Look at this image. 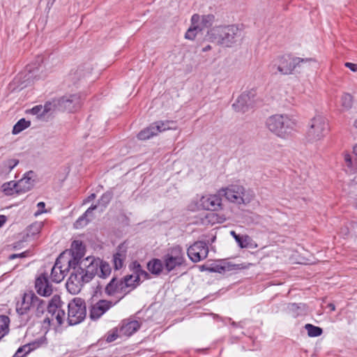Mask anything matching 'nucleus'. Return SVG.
Wrapping results in <instances>:
<instances>
[{"mask_svg": "<svg viewBox=\"0 0 357 357\" xmlns=\"http://www.w3.org/2000/svg\"><path fill=\"white\" fill-rule=\"evenodd\" d=\"M73 259L70 266H74L73 271L66 282V289L72 294L80 292L85 283L89 282L96 275L101 278H107L111 274L109 264L94 257H87L82 261Z\"/></svg>", "mask_w": 357, "mask_h": 357, "instance_id": "obj_1", "label": "nucleus"}, {"mask_svg": "<svg viewBox=\"0 0 357 357\" xmlns=\"http://www.w3.org/2000/svg\"><path fill=\"white\" fill-rule=\"evenodd\" d=\"M207 36L211 42L229 47L241 40V31L236 25H221L211 29Z\"/></svg>", "mask_w": 357, "mask_h": 357, "instance_id": "obj_2", "label": "nucleus"}, {"mask_svg": "<svg viewBox=\"0 0 357 357\" xmlns=\"http://www.w3.org/2000/svg\"><path fill=\"white\" fill-rule=\"evenodd\" d=\"M268 129L282 139L290 137L296 127V121L287 114H274L266 122Z\"/></svg>", "mask_w": 357, "mask_h": 357, "instance_id": "obj_3", "label": "nucleus"}, {"mask_svg": "<svg viewBox=\"0 0 357 357\" xmlns=\"http://www.w3.org/2000/svg\"><path fill=\"white\" fill-rule=\"evenodd\" d=\"M311 61L314 60L312 58L303 59L285 54L275 58L270 64L269 68L274 74L279 73L281 75H287L292 74L296 67H300L301 63Z\"/></svg>", "mask_w": 357, "mask_h": 357, "instance_id": "obj_4", "label": "nucleus"}, {"mask_svg": "<svg viewBox=\"0 0 357 357\" xmlns=\"http://www.w3.org/2000/svg\"><path fill=\"white\" fill-rule=\"evenodd\" d=\"M328 130L327 119L321 115H317L310 121L307 132V139L310 142L319 141L326 136Z\"/></svg>", "mask_w": 357, "mask_h": 357, "instance_id": "obj_5", "label": "nucleus"}, {"mask_svg": "<svg viewBox=\"0 0 357 357\" xmlns=\"http://www.w3.org/2000/svg\"><path fill=\"white\" fill-rule=\"evenodd\" d=\"M67 321L69 325H76L82 322L86 315L85 301L81 298H73L68 305Z\"/></svg>", "mask_w": 357, "mask_h": 357, "instance_id": "obj_6", "label": "nucleus"}, {"mask_svg": "<svg viewBox=\"0 0 357 357\" xmlns=\"http://www.w3.org/2000/svg\"><path fill=\"white\" fill-rule=\"evenodd\" d=\"M60 298L54 296L50 303L48 304L47 314L43 321L44 325L50 326L51 322L58 326H61L65 319L66 313L59 305Z\"/></svg>", "mask_w": 357, "mask_h": 357, "instance_id": "obj_7", "label": "nucleus"}, {"mask_svg": "<svg viewBox=\"0 0 357 357\" xmlns=\"http://www.w3.org/2000/svg\"><path fill=\"white\" fill-rule=\"evenodd\" d=\"M164 268L167 273L185 264L184 252L181 246L177 245L169 249L163 257Z\"/></svg>", "mask_w": 357, "mask_h": 357, "instance_id": "obj_8", "label": "nucleus"}, {"mask_svg": "<svg viewBox=\"0 0 357 357\" xmlns=\"http://www.w3.org/2000/svg\"><path fill=\"white\" fill-rule=\"evenodd\" d=\"M244 194L245 188L241 185L232 184L226 188L220 189V195H221V197H225V199L231 203L238 205L245 203L243 198Z\"/></svg>", "mask_w": 357, "mask_h": 357, "instance_id": "obj_9", "label": "nucleus"}, {"mask_svg": "<svg viewBox=\"0 0 357 357\" xmlns=\"http://www.w3.org/2000/svg\"><path fill=\"white\" fill-rule=\"evenodd\" d=\"M197 208L208 211H219L222 208L220 190L217 194L202 196L197 202Z\"/></svg>", "mask_w": 357, "mask_h": 357, "instance_id": "obj_10", "label": "nucleus"}, {"mask_svg": "<svg viewBox=\"0 0 357 357\" xmlns=\"http://www.w3.org/2000/svg\"><path fill=\"white\" fill-rule=\"evenodd\" d=\"M187 253L193 262H198L207 257L208 248L204 241H197L188 249Z\"/></svg>", "mask_w": 357, "mask_h": 357, "instance_id": "obj_11", "label": "nucleus"}, {"mask_svg": "<svg viewBox=\"0 0 357 357\" xmlns=\"http://www.w3.org/2000/svg\"><path fill=\"white\" fill-rule=\"evenodd\" d=\"M81 105L80 96L77 94L63 96L58 100L59 109L73 112L77 110Z\"/></svg>", "mask_w": 357, "mask_h": 357, "instance_id": "obj_12", "label": "nucleus"}, {"mask_svg": "<svg viewBox=\"0 0 357 357\" xmlns=\"http://www.w3.org/2000/svg\"><path fill=\"white\" fill-rule=\"evenodd\" d=\"M35 289L37 293L42 296H50L52 294V285L50 284L47 274L43 273L36 279Z\"/></svg>", "mask_w": 357, "mask_h": 357, "instance_id": "obj_13", "label": "nucleus"}, {"mask_svg": "<svg viewBox=\"0 0 357 357\" xmlns=\"http://www.w3.org/2000/svg\"><path fill=\"white\" fill-rule=\"evenodd\" d=\"M116 303L107 300H100L92 305L90 308V317L93 320L99 319L108 310H109Z\"/></svg>", "mask_w": 357, "mask_h": 357, "instance_id": "obj_14", "label": "nucleus"}, {"mask_svg": "<svg viewBox=\"0 0 357 357\" xmlns=\"http://www.w3.org/2000/svg\"><path fill=\"white\" fill-rule=\"evenodd\" d=\"M34 177V172L29 171L26 173L20 180L17 181V194L25 193L31 190L35 184Z\"/></svg>", "mask_w": 357, "mask_h": 357, "instance_id": "obj_15", "label": "nucleus"}, {"mask_svg": "<svg viewBox=\"0 0 357 357\" xmlns=\"http://www.w3.org/2000/svg\"><path fill=\"white\" fill-rule=\"evenodd\" d=\"M254 94L252 92H244L241 93L232 105V107L237 112H245L250 107H252Z\"/></svg>", "mask_w": 357, "mask_h": 357, "instance_id": "obj_16", "label": "nucleus"}, {"mask_svg": "<svg viewBox=\"0 0 357 357\" xmlns=\"http://www.w3.org/2000/svg\"><path fill=\"white\" fill-rule=\"evenodd\" d=\"M63 259V255H61L56 260V262L51 270L50 279L55 283L61 282L66 276V270L70 271L68 266L64 269L62 268L61 260Z\"/></svg>", "mask_w": 357, "mask_h": 357, "instance_id": "obj_17", "label": "nucleus"}, {"mask_svg": "<svg viewBox=\"0 0 357 357\" xmlns=\"http://www.w3.org/2000/svg\"><path fill=\"white\" fill-rule=\"evenodd\" d=\"M36 296L32 292L24 294L21 302L17 303V312L20 314H24L29 310H32Z\"/></svg>", "mask_w": 357, "mask_h": 357, "instance_id": "obj_18", "label": "nucleus"}, {"mask_svg": "<svg viewBox=\"0 0 357 357\" xmlns=\"http://www.w3.org/2000/svg\"><path fill=\"white\" fill-rule=\"evenodd\" d=\"M140 323L137 320H124L119 328L120 335L130 336L140 327Z\"/></svg>", "mask_w": 357, "mask_h": 357, "instance_id": "obj_19", "label": "nucleus"}, {"mask_svg": "<svg viewBox=\"0 0 357 357\" xmlns=\"http://www.w3.org/2000/svg\"><path fill=\"white\" fill-rule=\"evenodd\" d=\"M84 254V247L82 243L79 241H74L72 243V257L67 261V264H68V268L73 271L75 266H70V262H71L73 259H77L79 262L82 261L83 259L82 257Z\"/></svg>", "mask_w": 357, "mask_h": 357, "instance_id": "obj_20", "label": "nucleus"}, {"mask_svg": "<svg viewBox=\"0 0 357 357\" xmlns=\"http://www.w3.org/2000/svg\"><path fill=\"white\" fill-rule=\"evenodd\" d=\"M243 266L240 264H234L231 262L222 261L220 263L213 264L209 271L213 273H224L226 271L241 269Z\"/></svg>", "mask_w": 357, "mask_h": 357, "instance_id": "obj_21", "label": "nucleus"}, {"mask_svg": "<svg viewBox=\"0 0 357 357\" xmlns=\"http://www.w3.org/2000/svg\"><path fill=\"white\" fill-rule=\"evenodd\" d=\"M97 205L91 206L84 214H82L74 223L75 229H80L86 225L91 221L93 217V211L97 208Z\"/></svg>", "mask_w": 357, "mask_h": 357, "instance_id": "obj_22", "label": "nucleus"}, {"mask_svg": "<svg viewBox=\"0 0 357 357\" xmlns=\"http://www.w3.org/2000/svg\"><path fill=\"white\" fill-rule=\"evenodd\" d=\"M126 250L124 249L123 245H119L117 248L116 253L113 255V264L115 270L121 269L124 264L126 259Z\"/></svg>", "mask_w": 357, "mask_h": 357, "instance_id": "obj_23", "label": "nucleus"}, {"mask_svg": "<svg viewBox=\"0 0 357 357\" xmlns=\"http://www.w3.org/2000/svg\"><path fill=\"white\" fill-rule=\"evenodd\" d=\"M126 289L122 283V280H119L113 278L105 287V293L108 296H113L116 293L125 291Z\"/></svg>", "mask_w": 357, "mask_h": 357, "instance_id": "obj_24", "label": "nucleus"}, {"mask_svg": "<svg viewBox=\"0 0 357 357\" xmlns=\"http://www.w3.org/2000/svg\"><path fill=\"white\" fill-rule=\"evenodd\" d=\"M235 240L241 248L255 249L257 248V244L248 235H242L239 237L235 236Z\"/></svg>", "mask_w": 357, "mask_h": 357, "instance_id": "obj_25", "label": "nucleus"}, {"mask_svg": "<svg viewBox=\"0 0 357 357\" xmlns=\"http://www.w3.org/2000/svg\"><path fill=\"white\" fill-rule=\"evenodd\" d=\"M148 270L154 275H160L164 268V261L159 259H153L147 264Z\"/></svg>", "mask_w": 357, "mask_h": 357, "instance_id": "obj_26", "label": "nucleus"}, {"mask_svg": "<svg viewBox=\"0 0 357 357\" xmlns=\"http://www.w3.org/2000/svg\"><path fill=\"white\" fill-rule=\"evenodd\" d=\"M48 305L45 301L39 298L37 296H36L35 301H33V305L32 307V310L35 312L37 317H40L44 312L47 310Z\"/></svg>", "mask_w": 357, "mask_h": 357, "instance_id": "obj_27", "label": "nucleus"}, {"mask_svg": "<svg viewBox=\"0 0 357 357\" xmlns=\"http://www.w3.org/2000/svg\"><path fill=\"white\" fill-rule=\"evenodd\" d=\"M157 134L170 129H176V123L173 121H160L153 123Z\"/></svg>", "mask_w": 357, "mask_h": 357, "instance_id": "obj_28", "label": "nucleus"}, {"mask_svg": "<svg viewBox=\"0 0 357 357\" xmlns=\"http://www.w3.org/2000/svg\"><path fill=\"white\" fill-rule=\"evenodd\" d=\"M157 135L154 124L152 123L149 127L140 131L137 135V138L140 140H146Z\"/></svg>", "mask_w": 357, "mask_h": 357, "instance_id": "obj_29", "label": "nucleus"}, {"mask_svg": "<svg viewBox=\"0 0 357 357\" xmlns=\"http://www.w3.org/2000/svg\"><path fill=\"white\" fill-rule=\"evenodd\" d=\"M38 346V344H37L36 345V342L25 344L20 347L13 357H24L27 354H29L31 350L36 349Z\"/></svg>", "mask_w": 357, "mask_h": 357, "instance_id": "obj_30", "label": "nucleus"}, {"mask_svg": "<svg viewBox=\"0 0 357 357\" xmlns=\"http://www.w3.org/2000/svg\"><path fill=\"white\" fill-rule=\"evenodd\" d=\"M10 319L7 316H0V340L9 332Z\"/></svg>", "mask_w": 357, "mask_h": 357, "instance_id": "obj_31", "label": "nucleus"}, {"mask_svg": "<svg viewBox=\"0 0 357 357\" xmlns=\"http://www.w3.org/2000/svg\"><path fill=\"white\" fill-rule=\"evenodd\" d=\"M1 188L6 195H13L17 194L16 181H15L3 183Z\"/></svg>", "mask_w": 357, "mask_h": 357, "instance_id": "obj_32", "label": "nucleus"}, {"mask_svg": "<svg viewBox=\"0 0 357 357\" xmlns=\"http://www.w3.org/2000/svg\"><path fill=\"white\" fill-rule=\"evenodd\" d=\"M31 125L30 121H26L25 119H22L17 122L13 126V133L14 135L18 134Z\"/></svg>", "mask_w": 357, "mask_h": 357, "instance_id": "obj_33", "label": "nucleus"}, {"mask_svg": "<svg viewBox=\"0 0 357 357\" xmlns=\"http://www.w3.org/2000/svg\"><path fill=\"white\" fill-rule=\"evenodd\" d=\"M305 328L307 331V335L310 337H318L320 336L322 334V329L320 327L315 326L314 325H312L310 324H307L305 326Z\"/></svg>", "mask_w": 357, "mask_h": 357, "instance_id": "obj_34", "label": "nucleus"}, {"mask_svg": "<svg viewBox=\"0 0 357 357\" xmlns=\"http://www.w3.org/2000/svg\"><path fill=\"white\" fill-rule=\"evenodd\" d=\"M134 279H135V275L134 274L126 275L122 280L124 288H135L139 284V282H134Z\"/></svg>", "mask_w": 357, "mask_h": 357, "instance_id": "obj_35", "label": "nucleus"}, {"mask_svg": "<svg viewBox=\"0 0 357 357\" xmlns=\"http://www.w3.org/2000/svg\"><path fill=\"white\" fill-rule=\"evenodd\" d=\"M342 106L346 109H349L353 105V97L349 93H344L341 98Z\"/></svg>", "mask_w": 357, "mask_h": 357, "instance_id": "obj_36", "label": "nucleus"}, {"mask_svg": "<svg viewBox=\"0 0 357 357\" xmlns=\"http://www.w3.org/2000/svg\"><path fill=\"white\" fill-rule=\"evenodd\" d=\"M113 197V194L112 192H106L100 197L98 199V204L102 206L103 207H106L110 201L112 200Z\"/></svg>", "mask_w": 357, "mask_h": 357, "instance_id": "obj_37", "label": "nucleus"}, {"mask_svg": "<svg viewBox=\"0 0 357 357\" xmlns=\"http://www.w3.org/2000/svg\"><path fill=\"white\" fill-rule=\"evenodd\" d=\"M202 29L198 26H190L185 33V38L188 40H194Z\"/></svg>", "mask_w": 357, "mask_h": 357, "instance_id": "obj_38", "label": "nucleus"}, {"mask_svg": "<svg viewBox=\"0 0 357 357\" xmlns=\"http://www.w3.org/2000/svg\"><path fill=\"white\" fill-rule=\"evenodd\" d=\"M19 163V160L17 159H8L3 162V166L5 169L10 172L15 166Z\"/></svg>", "mask_w": 357, "mask_h": 357, "instance_id": "obj_39", "label": "nucleus"}, {"mask_svg": "<svg viewBox=\"0 0 357 357\" xmlns=\"http://www.w3.org/2000/svg\"><path fill=\"white\" fill-rule=\"evenodd\" d=\"M149 278V273L143 270L142 268L135 275V279H134V282H140L142 279L143 280H147Z\"/></svg>", "mask_w": 357, "mask_h": 357, "instance_id": "obj_40", "label": "nucleus"}, {"mask_svg": "<svg viewBox=\"0 0 357 357\" xmlns=\"http://www.w3.org/2000/svg\"><path fill=\"white\" fill-rule=\"evenodd\" d=\"M214 20V16L213 15H204L202 19V24L203 26H210Z\"/></svg>", "mask_w": 357, "mask_h": 357, "instance_id": "obj_41", "label": "nucleus"}, {"mask_svg": "<svg viewBox=\"0 0 357 357\" xmlns=\"http://www.w3.org/2000/svg\"><path fill=\"white\" fill-rule=\"evenodd\" d=\"M43 107L41 105H36L30 109V113L38 116H43L45 114L43 111Z\"/></svg>", "mask_w": 357, "mask_h": 357, "instance_id": "obj_42", "label": "nucleus"}, {"mask_svg": "<svg viewBox=\"0 0 357 357\" xmlns=\"http://www.w3.org/2000/svg\"><path fill=\"white\" fill-rule=\"evenodd\" d=\"M344 162L346 163L347 167L350 168L351 170H355V168L353 167L352 159H351V155L348 153H344Z\"/></svg>", "mask_w": 357, "mask_h": 357, "instance_id": "obj_43", "label": "nucleus"}, {"mask_svg": "<svg viewBox=\"0 0 357 357\" xmlns=\"http://www.w3.org/2000/svg\"><path fill=\"white\" fill-rule=\"evenodd\" d=\"M130 268L132 271L133 274L136 275L142 269V266H141V265L139 264V262L135 261H133L130 265Z\"/></svg>", "mask_w": 357, "mask_h": 357, "instance_id": "obj_44", "label": "nucleus"}, {"mask_svg": "<svg viewBox=\"0 0 357 357\" xmlns=\"http://www.w3.org/2000/svg\"><path fill=\"white\" fill-rule=\"evenodd\" d=\"M54 106L55 104H53L51 102H47L44 105H42V107H43V114L45 115L46 114L52 111Z\"/></svg>", "mask_w": 357, "mask_h": 357, "instance_id": "obj_45", "label": "nucleus"}, {"mask_svg": "<svg viewBox=\"0 0 357 357\" xmlns=\"http://www.w3.org/2000/svg\"><path fill=\"white\" fill-rule=\"evenodd\" d=\"M37 207H38V211L35 213V215L37 216L38 215H40V214L46 212V211L45 210V202H40L38 203Z\"/></svg>", "mask_w": 357, "mask_h": 357, "instance_id": "obj_46", "label": "nucleus"}, {"mask_svg": "<svg viewBox=\"0 0 357 357\" xmlns=\"http://www.w3.org/2000/svg\"><path fill=\"white\" fill-rule=\"evenodd\" d=\"M28 252H23L20 254H13L9 256V259H14L18 257L22 258L26 257L27 256Z\"/></svg>", "mask_w": 357, "mask_h": 357, "instance_id": "obj_47", "label": "nucleus"}, {"mask_svg": "<svg viewBox=\"0 0 357 357\" xmlns=\"http://www.w3.org/2000/svg\"><path fill=\"white\" fill-rule=\"evenodd\" d=\"M344 66L349 69H350L351 71L355 73L357 72V64L350 62H346L344 63Z\"/></svg>", "mask_w": 357, "mask_h": 357, "instance_id": "obj_48", "label": "nucleus"}, {"mask_svg": "<svg viewBox=\"0 0 357 357\" xmlns=\"http://www.w3.org/2000/svg\"><path fill=\"white\" fill-rule=\"evenodd\" d=\"M117 337H118V335H116L114 333L109 335L107 337V341L109 342H112V341L115 340Z\"/></svg>", "mask_w": 357, "mask_h": 357, "instance_id": "obj_49", "label": "nucleus"}, {"mask_svg": "<svg viewBox=\"0 0 357 357\" xmlns=\"http://www.w3.org/2000/svg\"><path fill=\"white\" fill-rule=\"evenodd\" d=\"M96 197V194L92 193L91 195H90L87 197V199H86V200L85 202H90V201H91V200H93Z\"/></svg>", "mask_w": 357, "mask_h": 357, "instance_id": "obj_50", "label": "nucleus"}, {"mask_svg": "<svg viewBox=\"0 0 357 357\" xmlns=\"http://www.w3.org/2000/svg\"><path fill=\"white\" fill-rule=\"evenodd\" d=\"M199 19V16L197 15H194L192 17V24L195 23V20H197Z\"/></svg>", "mask_w": 357, "mask_h": 357, "instance_id": "obj_51", "label": "nucleus"}, {"mask_svg": "<svg viewBox=\"0 0 357 357\" xmlns=\"http://www.w3.org/2000/svg\"><path fill=\"white\" fill-rule=\"evenodd\" d=\"M231 235L235 238L236 237H239L241 235L237 234L234 231H231L230 232Z\"/></svg>", "mask_w": 357, "mask_h": 357, "instance_id": "obj_52", "label": "nucleus"}, {"mask_svg": "<svg viewBox=\"0 0 357 357\" xmlns=\"http://www.w3.org/2000/svg\"><path fill=\"white\" fill-rule=\"evenodd\" d=\"M328 307H330V309L332 310V311H334L335 310V306L334 304L333 303H330L328 304Z\"/></svg>", "mask_w": 357, "mask_h": 357, "instance_id": "obj_53", "label": "nucleus"}, {"mask_svg": "<svg viewBox=\"0 0 357 357\" xmlns=\"http://www.w3.org/2000/svg\"><path fill=\"white\" fill-rule=\"evenodd\" d=\"M353 151L354 153L357 156V144L354 146Z\"/></svg>", "mask_w": 357, "mask_h": 357, "instance_id": "obj_54", "label": "nucleus"}, {"mask_svg": "<svg viewBox=\"0 0 357 357\" xmlns=\"http://www.w3.org/2000/svg\"><path fill=\"white\" fill-rule=\"evenodd\" d=\"M0 218L3 219V220H0V227L2 226L3 222H5V217L3 215L1 216Z\"/></svg>", "mask_w": 357, "mask_h": 357, "instance_id": "obj_55", "label": "nucleus"}, {"mask_svg": "<svg viewBox=\"0 0 357 357\" xmlns=\"http://www.w3.org/2000/svg\"><path fill=\"white\" fill-rule=\"evenodd\" d=\"M210 49H211V46H210V45H208V46H206V47H204L203 50H204V51H207V50H210Z\"/></svg>", "mask_w": 357, "mask_h": 357, "instance_id": "obj_56", "label": "nucleus"}, {"mask_svg": "<svg viewBox=\"0 0 357 357\" xmlns=\"http://www.w3.org/2000/svg\"><path fill=\"white\" fill-rule=\"evenodd\" d=\"M354 126L355 128H357V119L354 121Z\"/></svg>", "mask_w": 357, "mask_h": 357, "instance_id": "obj_57", "label": "nucleus"}, {"mask_svg": "<svg viewBox=\"0 0 357 357\" xmlns=\"http://www.w3.org/2000/svg\"><path fill=\"white\" fill-rule=\"evenodd\" d=\"M291 306H292V307H295V306H296V305H295V304H292V305H291Z\"/></svg>", "mask_w": 357, "mask_h": 357, "instance_id": "obj_58", "label": "nucleus"}]
</instances>
